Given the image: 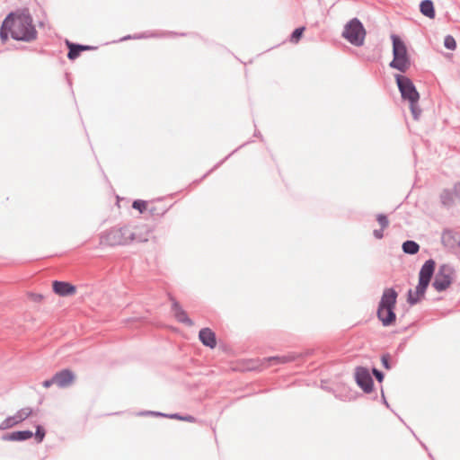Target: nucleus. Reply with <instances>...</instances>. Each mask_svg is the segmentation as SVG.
<instances>
[{
    "label": "nucleus",
    "instance_id": "f257e3e1",
    "mask_svg": "<svg viewBox=\"0 0 460 460\" xmlns=\"http://www.w3.org/2000/svg\"><path fill=\"white\" fill-rule=\"evenodd\" d=\"M10 13H14L9 23L12 29V39L23 42L35 40L38 37V31L33 24L30 10L20 8Z\"/></svg>",
    "mask_w": 460,
    "mask_h": 460
},
{
    "label": "nucleus",
    "instance_id": "f03ea898",
    "mask_svg": "<svg viewBox=\"0 0 460 460\" xmlns=\"http://www.w3.org/2000/svg\"><path fill=\"white\" fill-rule=\"evenodd\" d=\"M394 79L402 99L407 101L410 104L412 118L419 120L421 114V109L419 106L420 93L412 80L401 74H396Z\"/></svg>",
    "mask_w": 460,
    "mask_h": 460
},
{
    "label": "nucleus",
    "instance_id": "7ed1b4c3",
    "mask_svg": "<svg viewBox=\"0 0 460 460\" xmlns=\"http://www.w3.org/2000/svg\"><path fill=\"white\" fill-rule=\"evenodd\" d=\"M398 293L394 288H385L378 303L376 316L382 323L383 326L388 327L393 325L396 321V314L394 312Z\"/></svg>",
    "mask_w": 460,
    "mask_h": 460
},
{
    "label": "nucleus",
    "instance_id": "20e7f679",
    "mask_svg": "<svg viewBox=\"0 0 460 460\" xmlns=\"http://www.w3.org/2000/svg\"><path fill=\"white\" fill-rule=\"evenodd\" d=\"M136 240V234L128 226L111 227L100 235V243L107 246H125Z\"/></svg>",
    "mask_w": 460,
    "mask_h": 460
},
{
    "label": "nucleus",
    "instance_id": "39448f33",
    "mask_svg": "<svg viewBox=\"0 0 460 460\" xmlns=\"http://www.w3.org/2000/svg\"><path fill=\"white\" fill-rule=\"evenodd\" d=\"M391 39L393 43V60L389 63V66L401 73H406L411 66V59L406 45L396 34H393Z\"/></svg>",
    "mask_w": 460,
    "mask_h": 460
},
{
    "label": "nucleus",
    "instance_id": "423d86ee",
    "mask_svg": "<svg viewBox=\"0 0 460 460\" xmlns=\"http://www.w3.org/2000/svg\"><path fill=\"white\" fill-rule=\"evenodd\" d=\"M366 29L358 18H352L344 26L341 36L351 45L361 47L366 38Z\"/></svg>",
    "mask_w": 460,
    "mask_h": 460
},
{
    "label": "nucleus",
    "instance_id": "0eeeda50",
    "mask_svg": "<svg viewBox=\"0 0 460 460\" xmlns=\"http://www.w3.org/2000/svg\"><path fill=\"white\" fill-rule=\"evenodd\" d=\"M456 270L451 264L444 263L438 267L432 282V287L438 292L446 291L453 283Z\"/></svg>",
    "mask_w": 460,
    "mask_h": 460
},
{
    "label": "nucleus",
    "instance_id": "6e6552de",
    "mask_svg": "<svg viewBox=\"0 0 460 460\" xmlns=\"http://www.w3.org/2000/svg\"><path fill=\"white\" fill-rule=\"evenodd\" d=\"M355 381L364 393L369 394L373 391L374 380L367 367L359 366L355 368Z\"/></svg>",
    "mask_w": 460,
    "mask_h": 460
},
{
    "label": "nucleus",
    "instance_id": "1a4fd4ad",
    "mask_svg": "<svg viewBox=\"0 0 460 460\" xmlns=\"http://www.w3.org/2000/svg\"><path fill=\"white\" fill-rule=\"evenodd\" d=\"M441 243L448 251L460 249V234L451 228L443 229Z\"/></svg>",
    "mask_w": 460,
    "mask_h": 460
},
{
    "label": "nucleus",
    "instance_id": "9d476101",
    "mask_svg": "<svg viewBox=\"0 0 460 460\" xmlns=\"http://www.w3.org/2000/svg\"><path fill=\"white\" fill-rule=\"evenodd\" d=\"M303 355L296 352H289L285 355L272 356L264 358L261 362V367H269L270 366L282 365L289 362H294L298 358H301Z\"/></svg>",
    "mask_w": 460,
    "mask_h": 460
},
{
    "label": "nucleus",
    "instance_id": "9b49d317",
    "mask_svg": "<svg viewBox=\"0 0 460 460\" xmlns=\"http://www.w3.org/2000/svg\"><path fill=\"white\" fill-rule=\"evenodd\" d=\"M429 287L428 283L418 280V284L413 292L411 289L408 290L407 293V303L410 305H415L425 297V293Z\"/></svg>",
    "mask_w": 460,
    "mask_h": 460
},
{
    "label": "nucleus",
    "instance_id": "f8f14e48",
    "mask_svg": "<svg viewBox=\"0 0 460 460\" xmlns=\"http://www.w3.org/2000/svg\"><path fill=\"white\" fill-rule=\"evenodd\" d=\"M170 300L172 301V312L175 319L179 323H184L188 326H192V320L188 316L186 311L183 310L180 303L172 296L170 297Z\"/></svg>",
    "mask_w": 460,
    "mask_h": 460
},
{
    "label": "nucleus",
    "instance_id": "ddd939ff",
    "mask_svg": "<svg viewBox=\"0 0 460 460\" xmlns=\"http://www.w3.org/2000/svg\"><path fill=\"white\" fill-rule=\"evenodd\" d=\"M56 385L60 388L71 385L75 379L74 372L68 368L62 369L54 375Z\"/></svg>",
    "mask_w": 460,
    "mask_h": 460
},
{
    "label": "nucleus",
    "instance_id": "4468645a",
    "mask_svg": "<svg viewBox=\"0 0 460 460\" xmlns=\"http://www.w3.org/2000/svg\"><path fill=\"white\" fill-rule=\"evenodd\" d=\"M435 261L433 259L427 260L420 270L418 280L428 283L429 285L431 279L435 273Z\"/></svg>",
    "mask_w": 460,
    "mask_h": 460
},
{
    "label": "nucleus",
    "instance_id": "2eb2a0df",
    "mask_svg": "<svg viewBox=\"0 0 460 460\" xmlns=\"http://www.w3.org/2000/svg\"><path fill=\"white\" fill-rule=\"evenodd\" d=\"M52 289L55 294L60 296H72L76 292L75 286L69 282L61 280H54L52 283Z\"/></svg>",
    "mask_w": 460,
    "mask_h": 460
},
{
    "label": "nucleus",
    "instance_id": "dca6fc26",
    "mask_svg": "<svg viewBox=\"0 0 460 460\" xmlns=\"http://www.w3.org/2000/svg\"><path fill=\"white\" fill-rule=\"evenodd\" d=\"M199 339L204 346L209 349H214L217 346L216 333L208 327L202 328L199 332Z\"/></svg>",
    "mask_w": 460,
    "mask_h": 460
},
{
    "label": "nucleus",
    "instance_id": "f3484780",
    "mask_svg": "<svg viewBox=\"0 0 460 460\" xmlns=\"http://www.w3.org/2000/svg\"><path fill=\"white\" fill-rule=\"evenodd\" d=\"M33 437V432L31 430H16L9 433L3 434L1 436V440L3 441H25Z\"/></svg>",
    "mask_w": 460,
    "mask_h": 460
},
{
    "label": "nucleus",
    "instance_id": "a211bd4d",
    "mask_svg": "<svg viewBox=\"0 0 460 460\" xmlns=\"http://www.w3.org/2000/svg\"><path fill=\"white\" fill-rule=\"evenodd\" d=\"M14 13H8L4 21L2 22L1 27H0V39L3 43L6 42L9 36L12 38V29L9 25L10 21L12 19V16H13Z\"/></svg>",
    "mask_w": 460,
    "mask_h": 460
},
{
    "label": "nucleus",
    "instance_id": "6ab92c4d",
    "mask_svg": "<svg viewBox=\"0 0 460 460\" xmlns=\"http://www.w3.org/2000/svg\"><path fill=\"white\" fill-rule=\"evenodd\" d=\"M454 197V189L452 190L449 189H444L439 195L442 206L447 208H452L455 204Z\"/></svg>",
    "mask_w": 460,
    "mask_h": 460
},
{
    "label": "nucleus",
    "instance_id": "aec40b11",
    "mask_svg": "<svg viewBox=\"0 0 460 460\" xmlns=\"http://www.w3.org/2000/svg\"><path fill=\"white\" fill-rule=\"evenodd\" d=\"M420 12L429 19L436 16L434 4L431 0H422L420 4Z\"/></svg>",
    "mask_w": 460,
    "mask_h": 460
},
{
    "label": "nucleus",
    "instance_id": "412c9836",
    "mask_svg": "<svg viewBox=\"0 0 460 460\" xmlns=\"http://www.w3.org/2000/svg\"><path fill=\"white\" fill-rule=\"evenodd\" d=\"M66 44L68 48L67 58L69 60L76 59L83 52L82 44L73 43V42H70L69 40H66Z\"/></svg>",
    "mask_w": 460,
    "mask_h": 460
},
{
    "label": "nucleus",
    "instance_id": "4be33fe9",
    "mask_svg": "<svg viewBox=\"0 0 460 460\" xmlns=\"http://www.w3.org/2000/svg\"><path fill=\"white\" fill-rule=\"evenodd\" d=\"M420 244L413 240H406L402 244V250L405 254L415 255L420 251Z\"/></svg>",
    "mask_w": 460,
    "mask_h": 460
},
{
    "label": "nucleus",
    "instance_id": "5701e85b",
    "mask_svg": "<svg viewBox=\"0 0 460 460\" xmlns=\"http://www.w3.org/2000/svg\"><path fill=\"white\" fill-rule=\"evenodd\" d=\"M19 421L17 420L16 415L14 416H9L5 418L1 423H0V430H5L8 429L16 424H18Z\"/></svg>",
    "mask_w": 460,
    "mask_h": 460
},
{
    "label": "nucleus",
    "instance_id": "b1692460",
    "mask_svg": "<svg viewBox=\"0 0 460 460\" xmlns=\"http://www.w3.org/2000/svg\"><path fill=\"white\" fill-rule=\"evenodd\" d=\"M305 30V26L296 28L290 34L289 40L293 43H297L301 40Z\"/></svg>",
    "mask_w": 460,
    "mask_h": 460
},
{
    "label": "nucleus",
    "instance_id": "393cba45",
    "mask_svg": "<svg viewBox=\"0 0 460 460\" xmlns=\"http://www.w3.org/2000/svg\"><path fill=\"white\" fill-rule=\"evenodd\" d=\"M249 142H246V143H243V145L239 146L236 149H234L232 153H230L228 155H226L223 160H221L220 162H218L211 170H209L206 174L203 175V177L199 181H200L201 180H203L204 178H206L212 171H214L215 169L218 168L220 165H222L233 154H234L236 151H238L240 148H242L243 146H244L246 144H248Z\"/></svg>",
    "mask_w": 460,
    "mask_h": 460
},
{
    "label": "nucleus",
    "instance_id": "a878e982",
    "mask_svg": "<svg viewBox=\"0 0 460 460\" xmlns=\"http://www.w3.org/2000/svg\"><path fill=\"white\" fill-rule=\"evenodd\" d=\"M169 419H175L180 420H184L188 422H195L196 418L192 415H181L180 413H171L168 414Z\"/></svg>",
    "mask_w": 460,
    "mask_h": 460
},
{
    "label": "nucleus",
    "instance_id": "bb28decb",
    "mask_svg": "<svg viewBox=\"0 0 460 460\" xmlns=\"http://www.w3.org/2000/svg\"><path fill=\"white\" fill-rule=\"evenodd\" d=\"M444 46L449 50H455L456 49V41L455 38L448 34L444 39Z\"/></svg>",
    "mask_w": 460,
    "mask_h": 460
},
{
    "label": "nucleus",
    "instance_id": "cd10ccee",
    "mask_svg": "<svg viewBox=\"0 0 460 460\" xmlns=\"http://www.w3.org/2000/svg\"><path fill=\"white\" fill-rule=\"evenodd\" d=\"M46 436V430L41 425L36 426V431L33 433V437L35 438L38 443H41Z\"/></svg>",
    "mask_w": 460,
    "mask_h": 460
},
{
    "label": "nucleus",
    "instance_id": "c85d7f7f",
    "mask_svg": "<svg viewBox=\"0 0 460 460\" xmlns=\"http://www.w3.org/2000/svg\"><path fill=\"white\" fill-rule=\"evenodd\" d=\"M31 412H32V410L29 407L21 409L16 413L18 421L21 422V421L24 420L31 414Z\"/></svg>",
    "mask_w": 460,
    "mask_h": 460
},
{
    "label": "nucleus",
    "instance_id": "c756f323",
    "mask_svg": "<svg viewBox=\"0 0 460 460\" xmlns=\"http://www.w3.org/2000/svg\"><path fill=\"white\" fill-rule=\"evenodd\" d=\"M132 208L138 210L140 213H144L147 209L146 201L143 199H136L132 203Z\"/></svg>",
    "mask_w": 460,
    "mask_h": 460
},
{
    "label": "nucleus",
    "instance_id": "7c9ffc66",
    "mask_svg": "<svg viewBox=\"0 0 460 460\" xmlns=\"http://www.w3.org/2000/svg\"><path fill=\"white\" fill-rule=\"evenodd\" d=\"M376 220L378 224L381 226L382 228H386L389 226V220L386 215L385 214H378L376 216Z\"/></svg>",
    "mask_w": 460,
    "mask_h": 460
},
{
    "label": "nucleus",
    "instance_id": "2f4dec72",
    "mask_svg": "<svg viewBox=\"0 0 460 460\" xmlns=\"http://www.w3.org/2000/svg\"><path fill=\"white\" fill-rule=\"evenodd\" d=\"M390 360H391V356L389 353H385L381 356V362H382V366L387 369V370H390L392 368V365L390 363Z\"/></svg>",
    "mask_w": 460,
    "mask_h": 460
},
{
    "label": "nucleus",
    "instance_id": "473e14b6",
    "mask_svg": "<svg viewBox=\"0 0 460 460\" xmlns=\"http://www.w3.org/2000/svg\"><path fill=\"white\" fill-rule=\"evenodd\" d=\"M138 415H141V416H160V417H165V418H168V414L167 413H163V412H160V411H140L138 413Z\"/></svg>",
    "mask_w": 460,
    "mask_h": 460
},
{
    "label": "nucleus",
    "instance_id": "72a5a7b5",
    "mask_svg": "<svg viewBox=\"0 0 460 460\" xmlns=\"http://www.w3.org/2000/svg\"><path fill=\"white\" fill-rule=\"evenodd\" d=\"M372 374L376 377V379L377 380L378 383H382L384 381L385 374L381 370H379L376 367H373Z\"/></svg>",
    "mask_w": 460,
    "mask_h": 460
},
{
    "label": "nucleus",
    "instance_id": "f704fd0d",
    "mask_svg": "<svg viewBox=\"0 0 460 460\" xmlns=\"http://www.w3.org/2000/svg\"><path fill=\"white\" fill-rule=\"evenodd\" d=\"M148 211H149V213H150L152 216H154V217H155V216H156V217H163V216L165 214V212H166V210H165V209H164V210H162L161 212H159V211H157V208H156L155 207H150V208H148Z\"/></svg>",
    "mask_w": 460,
    "mask_h": 460
},
{
    "label": "nucleus",
    "instance_id": "c9c22d12",
    "mask_svg": "<svg viewBox=\"0 0 460 460\" xmlns=\"http://www.w3.org/2000/svg\"><path fill=\"white\" fill-rule=\"evenodd\" d=\"M147 36L145 34V33H141V34H136V35H127L125 37H123L121 39V40H131V39H143V38H146Z\"/></svg>",
    "mask_w": 460,
    "mask_h": 460
},
{
    "label": "nucleus",
    "instance_id": "e433bc0d",
    "mask_svg": "<svg viewBox=\"0 0 460 460\" xmlns=\"http://www.w3.org/2000/svg\"><path fill=\"white\" fill-rule=\"evenodd\" d=\"M373 235L376 239H382L384 237V228L381 227L380 229H375L373 231Z\"/></svg>",
    "mask_w": 460,
    "mask_h": 460
},
{
    "label": "nucleus",
    "instance_id": "4c0bfd02",
    "mask_svg": "<svg viewBox=\"0 0 460 460\" xmlns=\"http://www.w3.org/2000/svg\"><path fill=\"white\" fill-rule=\"evenodd\" d=\"M455 197L460 201V181L454 185Z\"/></svg>",
    "mask_w": 460,
    "mask_h": 460
},
{
    "label": "nucleus",
    "instance_id": "58836bf2",
    "mask_svg": "<svg viewBox=\"0 0 460 460\" xmlns=\"http://www.w3.org/2000/svg\"><path fill=\"white\" fill-rule=\"evenodd\" d=\"M54 384H56V381L54 379V376L49 378V379H47L45 381H43L42 383V385L45 387V388H49L51 385H53Z\"/></svg>",
    "mask_w": 460,
    "mask_h": 460
},
{
    "label": "nucleus",
    "instance_id": "ea45409f",
    "mask_svg": "<svg viewBox=\"0 0 460 460\" xmlns=\"http://www.w3.org/2000/svg\"><path fill=\"white\" fill-rule=\"evenodd\" d=\"M31 296L34 302H40L43 299V296L40 294H31Z\"/></svg>",
    "mask_w": 460,
    "mask_h": 460
},
{
    "label": "nucleus",
    "instance_id": "a19ab883",
    "mask_svg": "<svg viewBox=\"0 0 460 460\" xmlns=\"http://www.w3.org/2000/svg\"><path fill=\"white\" fill-rule=\"evenodd\" d=\"M382 402L385 405L386 408L390 409V404L386 401V398L384 394V391L382 390Z\"/></svg>",
    "mask_w": 460,
    "mask_h": 460
},
{
    "label": "nucleus",
    "instance_id": "79ce46f5",
    "mask_svg": "<svg viewBox=\"0 0 460 460\" xmlns=\"http://www.w3.org/2000/svg\"><path fill=\"white\" fill-rule=\"evenodd\" d=\"M82 48H83V51L90 50V49H96L95 47H93V46H90V45H83V44H82Z\"/></svg>",
    "mask_w": 460,
    "mask_h": 460
},
{
    "label": "nucleus",
    "instance_id": "37998d69",
    "mask_svg": "<svg viewBox=\"0 0 460 460\" xmlns=\"http://www.w3.org/2000/svg\"><path fill=\"white\" fill-rule=\"evenodd\" d=\"M254 136L257 137H261V132L258 131V130H255Z\"/></svg>",
    "mask_w": 460,
    "mask_h": 460
},
{
    "label": "nucleus",
    "instance_id": "c03bdc74",
    "mask_svg": "<svg viewBox=\"0 0 460 460\" xmlns=\"http://www.w3.org/2000/svg\"><path fill=\"white\" fill-rule=\"evenodd\" d=\"M421 446L423 447V448H424L425 450H428V448H427L426 445H424L423 443H421Z\"/></svg>",
    "mask_w": 460,
    "mask_h": 460
}]
</instances>
